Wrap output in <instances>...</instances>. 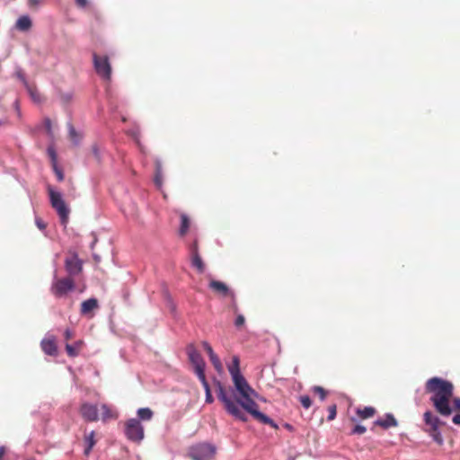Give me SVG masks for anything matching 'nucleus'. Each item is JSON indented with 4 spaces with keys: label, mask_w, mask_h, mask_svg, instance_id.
Segmentation results:
<instances>
[{
    "label": "nucleus",
    "mask_w": 460,
    "mask_h": 460,
    "mask_svg": "<svg viewBox=\"0 0 460 460\" xmlns=\"http://www.w3.org/2000/svg\"><path fill=\"white\" fill-rule=\"evenodd\" d=\"M232 380L234 388L231 389V394L226 393L220 383L217 385V397L224 403L226 411L234 418L243 422L248 420L246 411L261 423L268 424L277 429L278 425L258 410V404L254 401L258 394L244 376L235 377Z\"/></svg>",
    "instance_id": "1"
},
{
    "label": "nucleus",
    "mask_w": 460,
    "mask_h": 460,
    "mask_svg": "<svg viewBox=\"0 0 460 460\" xmlns=\"http://www.w3.org/2000/svg\"><path fill=\"white\" fill-rule=\"evenodd\" d=\"M426 390L433 394L430 400L436 410L443 416H449L452 413L449 402L453 396V385L442 378L432 377L427 381Z\"/></svg>",
    "instance_id": "2"
},
{
    "label": "nucleus",
    "mask_w": 460,
    "mask_h": 460,
    "mask_svg": "<svg viewBox=\"0 0 460 460\" xmlns=\"http://www.w3.org/2000/svg\"><path fill=\"white\" fill-rule=\"evenodd\" d=\"M49 199L51 206L58 212L62 225L66 226L68 220L69 208L64 201L60 192L54 190L52 188H49Z\"/></svg>",
    "instance_id": "3"
},
{
    "label": "nucleus",
    "mask_w": 460,
    "mask_h": 460,
    "mask_svg": "<svg viewBox=\"0 0 460 460\" xmlns=\"http://www.w3.org/2000/svg\"><path fill=\"white\" fill-rule=\"evenodd\" d=\"M216 453V447L209 443H199L190 447L189 455L192 460H209Z\"/></svg>",
    "instance_id": "4"
},
{
    "label": "nucleus",
    "mask_w": 460,
    "mask_h": 460,
    "mask_svg": "<svg viewBox=\"0 0 460 460\" xmlns=\"http://www.w3.org/2000/svg\"><path fill=\"white\" fill-rule=\"evenodd\" d=\"M75 289V283L72 279L70 278H62L58 279L57 276H54L52 284H51V293L56 297H64L66 296L69 292L73 291Z\"/></svg>",
    "instance_id": "5"
},
{
    "label": "nucleus",
    "mask_w": 460,
    "mask_h": 460,
    "mask_svg": "<svg viewBox=\"0 0 460 460\" xmlns=\"http://www.w3.org/2000/svg\"><path fill=\"white\" fill-rule=\"evenodd\" d=\"M124 432L127 438L133 442L140 443L144 439V427L137 418L126 421Z\"/></svg>",
    "instance_id": "6"
},
{
    "label": "nucleus",
    "mask_w": 460,
    "mask_h": 460,
    "mask_svg": "<svg viewBox=\"0 0 460 460\" xmlns=\"http://www.w3.org/2000/svg\"><path fill=\"white\" fill-rule=\"evenodd\" d=\"M187 354L189 357V360L194 367L195 373L198 376L199 379L205 377V362L200 353L196 349L194 345L190 344L187 347Z\"/></svg>",
    "instance_id": "7"
},
{
    "label": "nucleus",
    "mask_w": 460,
    "mask_h": 460,
    "mask_svg": "<svg viewBox=\"0 0 460 460\" xmlns=\"http://www.w3.org/2000/svg\"><path fill=\"white\" fill-rule=\"evenodd\" d=\"M93 66L96 73L103 79L110 80L111 75V67L107 57H101L93 54Z\"/></svg>",
    "instance_id": "8"
},
{
    "label": "nucleus",
    "mask_w": 460,
    "mask_h": 460,
    "mask_svg": "<svg viewBox=\"0 0 460 460\" xmlns=\"http://www.w3.org/2000/svg\"><path fill=\"white\" fill-rule=\"evenodd\" d=\"M66 270L70 276H75L82 270V261L76 254L66 259Z\"/></svg>",
    "instance_id": "9"
},
{
    "label": "nucleus",
    "mask_w": 460,
    "mask_h": 460,
    "mask_svg": "<svg viewBox=\"0 0 460 460\" xmlns=\"http://www.w3.org/2000/svg\"><path fill=\"white\" fill-rule=\"evenodd\" d=\"M80 411L82 416L88 421H96L98 420V410L95 404L83 403Z\"/></svg>",
    "instance_id": "10"
},
{
    "label": "nucleus",
    "mask_w": 460,
    "mask_h": 460,
    "mask_svg": "<svg viewBox=\"0 0 460 460\" xmlns=\"http://www.w3.org/2000/svg\"><path fill=\"white\" fill-rule=\"evenodd\" d=\"M42 350L49 356L57 354L56 340L53 335H47L40 343Z\"/></svg>",
    "instance_id": "11"
},
{
    "label": "nucleus",
    "mask_w": 460,
    "mask_h": 460,
    "mask_svg": "<svg viewBox=\"0 0 460 460\" xmlns=\"http://www.w3.org/2000/svg\"><path fill=\"white\" fill-rule=\"evenodd\" d=\"M99 307L96 298H89L81 304L80 313L82 315L92 317L93 312Z\"/></svg>",
    "instance_id": "12"
},
{
    "label": "nucleus",
    "mask_w": 460,
    "mask_h": 460,
    "mask_svg": "<svg viewBox=\"0 0 460 460\" xmlns=\"http://www.w3.org/2000/svg\"><path fill=\"white\" fill-rule=\"evenodd\" d=\"M32 22L28 15H22L15 22L14 28L22 32H27L31 30Z\"/></svg>",
    "instance_id": "13"
},
{
    "label": "nucleus",
    "mask_w": 460,
    "mask_h": 460,
    "mask_svg": "<svg viewBox=\"0 0 460 460\" xmlns=\"http://www.w3.org/2000/svg\"><path fill=\"white\" fill-rule=\"evenodd\" d=\"M191 264L193 267H195L199 272H203L204 270V263L200 258V256L198 253V247L197 243H194L191 246Z\"/></svg>",
    "instance_id": "14"
},
{
    "label": "nucleus",
    "mask_w": 460,
    "mask_h": 460,
    "mask_svg": "<svg viewBox=\"0 0 460 460\" xmlns=\"http://www.w3.org/2000/svg\"><path fill=\"white\" fill-rule=\"evenodd\" d=\"M209 288L213 289L215 292H217L224 296L233 295V293L229 290L228 287L224 282L218 280H211L209 282Z\"/></svg>",
    "instance_id": "15"
},
{
    "label": "nucleus",
    "mask_w": 460,
    "mask_h": 460,
    "mask_svg": "<svg viewBox=\"0 0 460 460\" xmlns=\"http://www.w3.org/2000/svg\"><path fill=\"white\" fill-rule=\"evenodd\" d=\"M376 424L385 429H388L390 427H396L398 423L394 415L387 413L385 419L377 420Z\"/></svg>",
    "instance_id": "16"
},
{
    "label": "nucleus",
    "mask_w": 460,
    "mask_h": 460,
    "mask_svg": "<svg viewBox=\"0 0 460 460\" xmlns=\"http://www.w3.org/2000/svg\"><path fill=\"white\" fill-rule=\"evenodd\" d=\"M239 363V358L237 356H234L233 358L232 363L228 366V371L231 375L232 379L243 376V375L240 372Z\"/></svg>",
    "instance_id": "17"
},
{
    "label": "nucleus",
    "mask_w": 460,
    "mask_h": 460,
    "mask_svg": "<svg viewBox=\"0 0 460 460\" xmlns=\"http://www.w3.org/2000/svg\"><path fill=\"white\" fill-rule=\"evenodd\" d=\"M424 420L434 431H437L439 425V419L437 416H434L430 411H426Z\"/></svg>",
    "instance_id": "18"
},
{
    "label": "nucleus",
    "mask_w": 460,
    "mask_h": 460,
    "mask_svg": "<svg viewBox=\"0 0 460 460\" xmlns=\"http://www.w3.org/2000/svg\"><path fill=\"white\" fill-rule=\"evenodd\" d=\"M190 226V219L189 218V217L186 214L181 213L179 234L181 236H184L188 233Z\"/></svg>",
    "instance_id": "19"
},
{
    "label": "nucleus",
    "mask_w": 460,
    "mask_h": 460,
    "mask_svg": "<svg viewBox=\"0 0 460 460\" xmlns=\"http://www.w3.org/2000/svg\"><path fill=\"white\" fill-rule=\"evenodd\" d=\"M154 182L158 189H161L163 186V171H162V164L159 160L155 161V175L154 178Z\"/></svg>",
    "instance_id": "20"
},
{
    "label": "nucleus",
    "mask_w": 460,
    "mask_h": 460,
    "mask_svg": "<svg viewBox=\"0 0 460 460\" xmlns=\"http://www.w3.org/2000/svg\"><path fill=\"white\" fill-rule=\"evenodd\" d=\"M67 128L70 140L74 145H78L83 138V134L76 131L71 123L67 124Z\"/></svg>",
    "instance_id": "21"
},
{
    "label": "nucleus",
    "mask_w": 460,
    "mask_h": 460,
    "mask_svg": "<svg viewBox=\"0 0 460 460\" xmlns=\"http://www.w3.org/2000/svg\"><path fill=\"white\" fill-rule=\"evenodd\" d=\"M101 409L102 411V419L103 421H107L108 420L117 418V413L115 412V411L110 408L107 404H102Z\"/></svg>",
    "instance_id": "22"
},
{
    "label": "nucleus",
    "mask_w": 460,
    "mask_h": 460,
    "mask_svg": "<svg viewBox=\"0 0 460 460\" xmlns=\"http://www.w3.org/2000/svg\"><path fill=\"white\" fill-rule=\"evenodd\" d=\"M137 420H150L153 417V411L150 408H139L137 411Z\"/></svg>",
    "instance_id": "23"
},
{
    "label": "nucleus",
    "mask_w": 460,
    "mask_h": 460,
    "mask_svg": "<svg viewBox=\"0 0 460 460\" xmlns=\"http://www.w3.org/2000/svg\"><path fill=\"white\" fill-rule=\"evenodd\" d=\"M85 444L86 447L84 448V454L87 456L90 454L92 448L95 445L94 431H91L88 435L85 436Z\"/></svg>",
    "instance_id": "24"
},
{
    "label": "nucleus",
    "mask_w": 460,
    "mask_h": 460,
    "mask_svg": "<svg viewBox=\"0 0 460 460\" xmlns=\"http://www.w3.org/2000/svg\"><path fill=\"white\" fill-rule=\"evenodd\" d=\"M19 76L24 82V84H25V86L28 90V93H29L31 98L32 99V101L35 102H40L41 98H40V95L38 93V91L36 89L31 87L30 85H28V84L25 82L24 78L22 75H19Z\"/></svg>",
    "instance_id": "25"
},
{
    "label": "nucleus",
    "mask_w": 460,
    "mask_h": 460,
    "mask_svg": "<svg viewBox=\"0 0 460 460\" xmlns=\"http://www.w3.org/2000/svg\"><path fill=\"white\" fill-rule=\"evenodd\" d=\"M199 381L201 382V384L204 387L205 393H206V402L211 403L213 402V396L211 394L210 387L206 379V376L199 378Z\"/></svg>",
    "instance_id": "26"
},
{
    "label": "nucleus",
    "mask_w": 460,
    "mask_h": 460,
    "mask_svg": "<svg viewBox=\"0 0 460 460\" xmlns=\"http://www.w3.org/2000/svg\"><path fill=\"white\" fill-rule=\"evenodd\" d=\"M208 357H209V359H210L212 365L214 366L215 369L219 373L222 372L223 366H222V363H221L219 358L216 355V353H213V354L209 355Z\"/></svg>",
    "instance_id": "27"
},
{
    "label": "nucleus",
    "mask_w": 460,
    "mask_h": 460,
    "mask_svg": "<svg viewBox=\"0 0 460 460\" xmlns=\"http://www.w3.org/2000/svg\"><path fill=\"white\" fill-rule=\"evenodd\" d=\"M375 409L372 407H365L362 411H358V414L362 418H370L374 415Z\"/></svg>",
    "instance_id": "28"
},
{
    "label": "nucleus",
    "mask_w": 460,
    "mask_h": 460,
    "mask_svg": "<svg viewBox=\"0 0 460 460\" xmlns=\"http://www.w3.org/2000/svg\"><path fill=\"white\" fill-rule=\"evenodd\" d=\"M47 153L51 160L52 165L57 164V153L53 145L49 146Z\"/></svg>",
    "instance_id": "29"
},
{
    "label": "nucleus",
    "mask_w": 460,
    "mask_h": 460,
    "mask_svg": "<svg viewBox=\"0 0 460 460\" xmlns=\"http://www.w3.org/2000/svg\"><path fill=\"white\" fill-rule=\"evenodd\" d=\"M44 128L47 131V134L49 136V138L53 139L54 138V133H53V130H52V125H51V120L49 119V118H46L44 119Z\"/></svg>",
    "instance_id": "30"
},
{
    "label": "nucleus",
    "mask_w": 460,
    "mask_h": 460,
    "mask_svg": "<svg viewBox=\"0 0 460 460\" xmlns=\"http://www.w3.org/2000/svg\"><path fill=\"white\" fill-rule=\"evenodd\" d=\"M128 134L139 145V130L137 128L128 130Z\"/></svg>",
    "instance_id": "31"
},
{
    "label": "nucleus",
    "mask_w": 460,
    "mask_h": 460,
    "mask_svg": "<svg viewBox=\"0 0 460 460\" xmlns=\"http://www.w3.org/2000/svg\"><path fill=\"white\" fill-rule=\"evenodd\" d=\"M300 402L305 409H309L312 402L308 395H303L300 397Z\"/></svg>",
    "instance_id": "32"
},
{
    "label": "nucleus",
    "mask_w": 460,
    "mask_h": 460,
    "mask_svg": "<svg viewBox=\"0 0 460 460\" xmlns=\"http://www.w3.org/2000/svg\"><path fill=\"white\" fill-rule=\"evenodd\" d=\"M313 391L319 395L321 401H324L326 393L323 387L314 386Z\"/></svg>",
    "instance_id": "33"
},
{
    "label": "nucleus",
    "mask_w": 460,
    "mask_h": 460,
    "mask_svg": "<svg viewBox=\"0 0 460 460\" xmlns=\"http://www.w3.org/2000/svg\"><path fill=\"white\" fill-rule=\"evenodd\" d=\"M66 350L70 357H75L78 354L77 349L73 345L70 344L66 345Z\"/></svg>",
    "instance_id": "34"
},
{
    "label": "nucleus",
    "mask_w": 460,
    "mask_h": 460,
    "mask_svg": "<svg viewBox=\"0 0 460 460\" xmlns=\"http://www.w3.org/2000/svg\"><path fill=\"white\" fill-rule=\"evenodd\" d=\"M244 323H245V318L243 314H238L235 318V321H234V325L237 327V328H240L242 326L244 325Z\"/></svg>",
    "instance_id": "35"
},
{
    "label": "nucleus",
    "mask_w": 460,
    "mask_h": 460,
    "mask_svg": "<svg viewBox=\"0 0 460 460\" xmlns=\"http://www.w3.org/2000/svg\"><path fill=\"white\" fill-rule=\"evenodd\" d=\"M53 166V170L57 175V178L59 181H62L64 180V173L58 167L57 164L55 165H52Z\"/></svg>",
    "instance_id": "36"
},
{
    "label": "nucleus",
    "mask_w": 460,
    "mask_h": 460,
    "mask_svg": "<svg viewBox=\"0 0 460 460\" xmlns=\"http://www.w3.org/2000/svg\"><path fill=\"white\" fill-rule=\"evenodd\" d=\"M328 411H329L328 420H332L336 417V406L335 405L330 406Z\"/></svg>",
    "instance_id": "37"
},
{
    "label": "nucleus",
    "mask_w": 460,
    "mask_h": 460,
    "mask_svg": "<svg viewBox=\"0 0 460 460\" xmlns=\"http://www.w3.org/2000/svg\"><path fill=\"white\" fill-rule=\"evenodd\" d=\"M367 430V429L362 426V425H356L354 429H353V433L355 434H363L365 433Z\"/></svg>",
    "instance_id": "38"
},
{
    "label": "nucleus",
    "mask_w": 460,
    "mask_h": 460,
    "mask_svg": "<svg viewBox=\"0 0 460 460\" xmlns=\"http://www.w3.org/2000/svg\"><path fill=\"white\" fill-rule=\"evenodd\" d=\"M202 346H203L204 349L207 351L208 356L215 353L212 347L207 341H203Z\"/></svg>",
    "instance_id": "39"
},
{
    "label": "nucleus",
    "mask_w": 460,
    "mask_h": 460,
    "mask_svg": "<svg viewBox=\"0 0 460 460\" xmlns=\"http://www.w3.org/2000/svg\"><path fill=\"white\" fill-rule=\"evenodd\" d=\"M36 226L39 229L43 230L46 227L45 223L40 218H36Z\"/></svg>",
    "instance_id": "40"
},
{
    "label": "nucleus",
    "mask_w": 460,
    "mask_h": 460,
    "mask_svg": "<svg viewBox=\"0 0 460 460\" xmlns=\"http://www.w3.org/2000/svg\"><path fill=\"white\" fill-rule=\"evenodd\" d=\"M78 9H84L87 6L88 2H75Z\"/></svg>",
    "instance_id": "41"
},
{
    "label": "nucleus",
    "mask_w": 460,
    "mask_h": 460,
    "mask_svg": "<svg viewBox=\"0 0 460 460\" xmlns=\"http://www.w3.org/2000/svg\"><path fill=\"white\" fill-rule=\"evenodd\" d=\"M64 334L66 340H70L73 337V332L69 329L66 330Z\"/></svg>",
    "instance_id": "42"
},
{
    "label": "nucleus",
    "mask_w": 460,
    "mask_h": 460,
    "mask_svg": "<svg viewBox=\"0 0 460 460\" xmlns=\"http://www.w3.org/2000/svg\"><path fill=\"white\" fill-rule=\"evenodd\" d=\"M455 409L460 411V398H456L454 400Z\"/></svg>",
    "instance_id": "43"
},
{
    "label": "nucleus",
    "mask_w": 460,
    "mask_h": 460,
    "mask_svg": "<svg viewBox=\"0 0 460 460\" xmlns=\"http://www.w3.org/2000/svg\"><path fill=\"white\" fill-rule=\"evenodd\" d=\"M453 422H454L456 425H460V414H456V415L453 417Z\"/></svg>",
    "instance_id": "44"
},
{
    "label": "nucleus",
    "mask_w": 460,
    "mask_h": 460,
    "mask_svg": "<svg viewBox=\"0 0 460 460\" xmlns=\"http://www.w3.org/2000/svg\"><path fill=\"white\" fill-rule=\"evenodd\" d=\"M93 153L95 155V157L99 159V149L96 146H93Z\"/></svg>",
    "instance_id": "45"
},
{
    "label": "nucleus",
    "mask_w": 460,
    "mask_h": 460,
    "mask_svg": "<svg viewBox=\"0 0 460 460\" xmlns=\"http://www.w3.org/2000/svg\"><path fill=\"white\" fill-rule=\"evenodd\" d=\"M434 439H435V441H437L438 444H441V443H442V441H443V440H442V438H441V436H440V434H439V433H438V434H436V435L434 436Z\"/></svg>",
    "instance_id": "46"
},
{
    "label": "nucleus",
    "mask_w": 460,
    "mask_h": 460,
    "mask_svg": "<svg viewBox=\"0 0 460 460\" xmlns=\"http://www.w3.org/2000/svg\"><path fill=\"white\" fill-rule=\"evenodd\" d=\"M83 345V341H78L75 343V345H73L76 349H79L81 348V346Z\"/></svg>",
    "instance_id": "47"
},
{
    "label": "nucleus",
    "mask_w": 460,
    "mask_h": 460,
    "mask_svg": "<svg viewBox=\"0 0 460 460\" xmlns=\"http://www.w3.org/2000/svg\"><path fill=\"white\" fill-rule=\"evenodd\" d=\"M96 242H97V239H96L95 235L93 234V241L92 242V244H91V248L92 249L93 248V246L96 243Z\"/></svg>",
    "instance_id": "48"
},
{
    "label": "nucleus",
    "mask_w": 460,
    "mask_h": 460,
    "mask_svg": "<svg viewBox=\"0 0 460 460\" xmlns=\"http://www.w3.org/2000/svg\"><path fill=\"white\" fill-rule=\"evenodd\" d=\"M4 447H0V459L2 458V456H4Z\"/></svg>",
    "instance_id": "49"
},
{
    "label": "nucleus",
    "mask_w": 460,
    "mask_h": 460,
    "mask_svg": "<svg viewBox=\"0 0 460 460\" xmlns=\"http://www.w3.org/2000/svg\"><path fill=\"white\" fill-rule=\"evenodd\" d=\"M93 258L95 261H99L100 260V257L98 255H93Z\"/></svg>",
    "instance_id": "50"
},
{
    "label": "nucleus",
    "mask_w": 460,
    "mask_h": 460,
    "mask_svg": "<svg viewBox=\"0 0 460 460\" xmlns=\"http://www.w3.org/2000/svg\"><path fill=\"white\" fill-rule=\"evenodd\" d=\"M4 124V121L0 119V126Z\"/></svg>",
    "instance_id": "51"
}]
</instances>
